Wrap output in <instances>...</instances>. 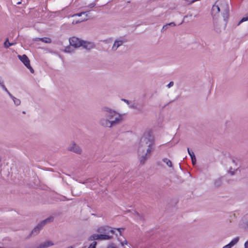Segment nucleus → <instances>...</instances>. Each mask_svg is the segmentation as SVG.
<instances>
[{"label":"nucleus","mask_w":248,"mask_h":248,"mask_svg":"<svg viewBox=\"0 0 248 248\" xmlns=\"http://www.w3.org/2000/svg\"><path fill=\"white\" fill-rule=\"evenodd\" d=\"M54 245L51 241H46L41 243L36 248H47Z\"/></svg>","instance_id":"obj_15"},{"label":"nucleus","mask_w":248,"mask_h":248,"mask_svg":"<svg viewBox=\"0 0 248 248\" xmlns=\"http://www.w3.org/2000/svg\"><path fill=\"white\" fill-rule=\"evenodd\" d=\"M81 46L87 50H91L95 47V45L93 42L82 40Z\"/></svg>","instance_id":"obj_13"},{"label":"nucleus","mask_w":248,"mask_h":248,"mask_svg":"<svg viewBox=\"0 0 248 248\" xmlns=\"http://www.w3.org/2000/svg\"><path fill=\"white\" fill-rule=\"evenodd\" d=\"M229 5L226 0H218L212 8V15L214 18L220 13L224 20H226L229 16Z\"/></svg>","instance_id":"obj_3"},{"label":"nucleus","mask_w":248,"mask_h":248,"mask_svg":"<svg viewBox=\"0 0 248 248\" xmlns=\"http://www.w3.org/2000/svg\"><path fill=\"white\" fill-rule=\"evenodd\" d=\"M41 39H42V38H35L33 39V40L34 41H41Z\"/></svg>","instance_id":"obj_36"},{"label":"nucleus","mask_w":248,"mask_h":248,"mask_svg":"<svg viewBox=\"0 0 248 248\" xmlns=\"http://www.w3.org/2000/svg\"><path fill=\"white\" fill-rule=\"evenodd\" d=\"M97 243L95 241L90 244L88 248H95Z\"/></svg>","instance_id":"obj_26"},{"label":"nucleus","mask_w":248,"mask_h":248,"mask_svg":"<svg viewBox=\"0 0 248 248\" xmlns=\"http://www.w3.org/2000/svg\"><path fill=\"white\" fill-rule=\"evenodd\" d=\"M21 3V2H17V4H20Z\"/></svg>","instance_id":"obj_41"},{"label":"nucleus","mask_w":248,"mask_h":248,"mask_svg":"<svg viewBox=\"0 0 248 248\" xmlns=\"http://www.w3.org/2000/svg\"><path fill=\"white\" fill-rule=\"evenodd\" d=\"M232 162L234 164H235V161L234 160H232Z\"/></svg>","instance_id":"obj_40"},{"label":"nucleus","mask_w":248,"mask_h":248,"mask_svg":"<svg viewBox=\"0 0 248 248\" xmlns=\"http://www.w3.org/2000/svg\"><path fill=\"white\" fill-rule=\"evenodd\" d=\"M72 51H73V49H72L71 48L70 46H66L64 50V52H67V53H70V52H72Z\"/></svg>","instance_id":"obj_23"},{"label":"nucleus","mask_w":248,"mask_h":248,"mask_svg":"<svg viewBox=\"0 0 248 248\" xmlns=\"http://www.w3.org/2000/svg\"><path fill=\"white\" fill-rule=\"evenodd\" d=\"M102 117L99 124L104 127L111 128L120 124L122 121V116L112 108L104 107L101 109Z\"/></svg>","instance_id":"obj_2"},{"label":"nucleus","mask_w":248,"mask_h":248,"mask_svg":"<svg viewBox=\"0 0 248 248\" xmlns=\"http://www.w3.org/2000/svg\"><path fill=\"white\" fill-rule=\"evenodd\" d=\"M117 230L119 232L120 234H121L122 231L124 230L123 228H118L117 229Z\"/></svg>","instance_id":"obj_37"},{"label":"nucleus","mask_w":248,"mask_h":248,"mask_svg":"<svg viewBox=\"0 0 248 248\" xmlns=\"http://www.w3.org/2000/svg\"><path fill=\"white\" fill-rule=\"evenodd\" d=\"M95 6V4L94 3H92L91 4H90V5L89 6L91 8H93V7L94 6Z\"/></svg>","instance_id":"obj_38"},{"label":"nucleus","mask_w":248,"mask_h":248,"mask_svg":"<svg viewBox=\"0 0 248 248\" xmlns=\"http://www.w3.org/2000/svg\"><path fill=\"white\" fill-rule=\"evenodd\" d=\"M248 17H243L241 20L239 22V23H238V26H239L241 23H242V22H244V21H248Z\"/></svg>","instance_id":"obj_24"},{"label":"nucleus","mask_w":248,"mask_h":248,"mask_svg":"<svg viewBox=\"0 0 248 248\" xmlns=\"http://www.w3.org/2000/svg\"><path fill=\"white\" fill-rule=\"evenodd\" d=\"M68 248H73L72 247H69Z\"/></svg>","instance_id":"obj_42"},{"label":"nucleus","mask_w":248,"mask_h":248,"mask_svg":"<svg viewBox=\"0 0 248 248\" xmlns=\"http://www.w3.org/2000/svg\"><path fill=\"white\" fill-rule=\"evenodd\" d=\"M37 226H38L39 227V228H40L41 229H42L43 228V227L45 226V225H44L41 221L38 224Z\"/></svg>","instance_id":"obj_29"},{"label":"nucleus","mask_w":248,"mask_h":248,"mask_svg":"<svg viewBox=\"0 0 248 248\" xmlns=\"http://www.w3.org/2000/svg\"><path fill=\"white\" fill-rule=\"evenodd\" d=\"M174 83H173V82L172 81H170L168 85H167V87L170 88V87H171L173 85Z\"/></svg>","instance_id":"obj_28"},{"label":"nucleus","mask_w":248,"mask_h":248,"mask_svg":"<svg viewBox=\"0 0 248 248\" xmlns=\"http://www.w3.org/2000/svg\"><path fill=\"white\" fill-rule=\"evenodd\" d=\"M155 149V140L151 131H145L141 137L138 148L140 163L144 165Z\"/></svg>","instance_id":"obj_1"},{"label":"nucleus","mask_w":248,"mask_h":248,"mask_svg":"<svg viewBox=\"0 0 248 248\" xmlns=\"http://www.w3.org/2000/svg\"><path fill=\"white\" fill-rule=\"evenodd\" d=\"M238 226L240 229L244 232H248V212L240 219Z\"/></svg>","instance_id":"obj_4"},{"label":"nucleus","mask_w":248,"mask_h":248,"mask_svg":"<svg viewBox=\"0 0 248 248\" xmlns=\"http://www.w3.org/2000/svg\"><path fill=\"white\" fill-rule=\"evenodd\" d=\"M130 107L131 108H135V106L134 105H131V106H130Z\"/></svg>","instance_id":"obj_39"},{"label":"nucleus","mask_w":248,"mask_h":248,"mask_svg":"<svg viewBox=\"0 0 248 248\" xmlns=\"http://www.w3.org/2000/svg\"><path fill=\"white\" fill-rule=\"evenodd\" d=\"M107 248H116V247L114 246V244H111L108 246Z\"/></svg>","instance_id":"obj_33"},{"label":"nucleus","mask_w":248,"mask_h":248,"mask_svg":"<svg viewBox=\"0 0 248 248\" xmlns=\"http://www.w3.org/2000/svg\"><path fill=\"white\" fill-rule=\"evenodd\" d=\"M244 246V248H248V239L245 242Z\"/></svg>","instance_id":"obj_32"},{"label":"nucleus","mask_w":248,"mask_h":248,"mask_svg":"<svg viewBox=\"0 0 248 248\" xmlns=\"http://www.w3.org/2000/svg\"><path fill=\"white\" fill-rule=\"evenodd\" d=\"M89 12H83L77 13L73 16V17L76 16L81 17L80 19L75 21L76 23H78L87 20L89 17Z\"/></svg>","instance_id":"obj_11"},{"label":"nucleus","mask_w":248,"mask_h":248,"mask_svg":"<svg viewBox=\"0 0 248 248\" xmlns=\"http://www.w3.org/2000/svg\"><path fill=\"white\" fill-rule=\"evenodd\" d=\"M167 25H168V27L169 26H175V24L174 22H170L169 24H167Z\"/></svg>","instance_id":"obj_34"},{"label":"nucleus","mask_w":248,"mask_h":248,"mask_svg":"<svg viewBox=\"0 0 248 248\" xmlns=\"http://www.w3.org/2000/svg\"><path fill=\"white\" fill-rule=\"evenodd\" d=\"M96 231L98 233L102 234H108L109 232H111L112 234H115L114 230L108 226L100 227Z\"/></svg>","instance_id":"obj_8"},{"label":"nucleus","mask_w":248,"mask_h":248,"mask_svg":"<svg viewBox=\"0 0 248 248\" xmlns=\"http://www.w3.org/2000/svg\"><path fill=\"white\" fill-rule=\"evenodd\" d=\"M67 150L78 155H81L82 153L81 148L74 141H72L69 144Z\"/></svg>","instance_id":"obj_5"},{"label":"nucleus","mask_w":248,"mask_h":248,"mask_svg":"<svg viewBox=\"0 0 248 248\" xmlns=\"http://www.w3.org/2000/svg\"><path fill=\"white\" fill-rule=\"evenodd\" d=\"M41 228L38 226H36L31 231V233L33 235H37L38 234L41 230Z\"/></svg>","instance_id":"obj_20"},{"label":"nucleus","mask_w":248,"mask_h":248,"mask_svg":"<svg viewBox=\"0 0 248 248\" xmlns=\"http://www.w3.org/2000/svg\"><path fill=\"white\" fill-rule=\"evenodd\" d=\"M231 173H232V175H233V172H231Z\"/></svg>","instance_id":"obj_43"},{"label":"nucleus","mask_w":248,"mask_h":248,"mask_svg":"<svg viewBox=\"0 0 248 248\" xmlns=\"http://www.w3.org/2000/svg\"><path fill=\"white\" fill-rule=\"evenodd\" d=\"M193 165H195L196 162V156H193L191 158Z\"/></svg>","instance_id":"obj_27"},{"label":"nucleus","mask_w":248,"mask_h":248,"mask_svg":"<svg viewBox=\"0 0 248 248\" xmlns=\"http://www.w3.org/2000/svg\"><path fill=\"white\" fill-rule=\"evenodd\" d=\"M213 26L214 30L217 32H220L221 31L220 25L217 20L214 18Z\"/></svg>","instance_id":"obj_16"},{"label":"nucleus","mask_w":248,"mask_h":248,"mask_svg":"<svg viewBox=\"0 0 248 248\" xmlns=\"http://www.w3.org/2000/svg\"><path fill=\"white\" fill-rule=\"evenodd\" d=\"M0 87H1V88L4 91H5L7 94L9 95V96L12 98V99L13 100L14 104L15 105H16V106H19L20 105V103H21V101L20 99L15 97V96H14L8 90H7V89L6 88V86L4 85H3L2 83H0Z\"/></svg>","instance_id":"obj_10"},{"label":"nucleus","mask_w":248,"mask_h":248,"mask_svg":"<svg viewBox=\"0 0 248 248\" xmlns=\"http://www.w3.org/2000/svg\"><path fill=\"white\" fill-rule=\"evenodd\" d=\"M223 183L222 177H219L214 180L213 184L215 187H218L220 186Z\"/></svg>","instance_id":"obj_17"},{"label":"nucleus","mask_w":248,"mask_h":248,"mask_svg":"<svg viewBox=\"0 0 248 248\" xmlns=\"http://www.w3.org/2000/svg\"><path fill=\"white\" fill-rule=\"evenodd\" d=\"M19 59L24 63L26 67L29 69L31 73H34V70L30 65V61L28 57L24 54L23 55H18Z\"/></svg>","instance_id":"obj_7"},{"label":"nucleus","mask_w":248,"mask_h":248,"mask_svg":"<svg viewBox=\"0 0 248 248\" xmlns=\"http://www.w3.org/2000/svg\"><path fill=\"white\" fill-rule=\"evenodd\" d=\"M41 41L45 43L49 44L51 43V39L48 37H43L41 39Z\"/></svg>","instance_id":"obj_21"},{"label":"nucleus","mask_w":248,"mask_h":248,"mask_svg":"<svg viewBox=\"0 0 248 248\" xmlns=\"http://www.w3.org/2000/svg\"><path fill=\"white\" fill-rule=\"evenodd\" d=\"M69 41L70 46L74 47L75 48L81 46L82 40L76 37H72L69 38Z\"/></svg>","instance_id":"obj_9"},{"label":"nucleus","mask_w":248,"mask_h":248,"mask_svg":"<svg viewBox=\"0 0 248 248\" xmlns=\"http://www.w3.org/2000/svg\"><path fill=\"white\" fill-rule=\"evenodd\" d=\"M112 238V236L106 234H93L90 238V240H108Z\"/></svg>","instance_id":"obj_6"},{"label":"nucleus","mask_w":248,"mask_h":248,"mask_svg":"<svg viewBox=\"0 0 248 248\" xmlns=\"http://www.w3.org/2000/svg\"><path fill=\"white\" fill-rule=\"evenodd\" d=\"M239 240L240 237L236 236L233 238L228 244L224 246L222 248H232L239 242Z\"/></svg>","instance_id":"obj_14"},{"label":"nucleus","mask_w":248,"mask_h":248,"mask_svg":"<svg viewBox=\"0 0 248 248\" xmlns=\"http://www.w3.org/2000/svg\"><path fill=\"white\" fill-rule=\"evenodd\" d=\"M122 100L126 103L128 105H129L130 103V102L128 100L125 99H122Z\"/></svg>","instance_id":"obj_35"},{"label":"nucleus","mask_w":248,"mask_h":248,"mask_svg":"<svg viewBox=\"0 0 248 248\" xmlns=\"http://www.w3.org/2000/svg\"><path fill=\"white\" fill-rule=\"evenodd\" d=\"M187 152L191 158L195 156L193 152L190 151L189 148H187Z\"/></svg>","instance_id":"obj_25"},{"label":"nucleus","mask_w":248,"mask_h":248,"mask_svg":"<svg viewBox=\"0 0 248 248\" xmlns=\"http://www.w3.org/2000/svg\"><path fill=\"white\" fill-rule=\"evenodd\" d=\"M162 161L170 168L172 167V164L171 161L167 158H164Z\"/></svg>","instance_id":"obj_19"},{"label":"nucleus","mask_w":248,"mask_h":248,"mask_svg":"<svg viewBox=\"0 0 248 248\" xmlns=\"http://www.w3.org/2000/svg\"><path fill=\"white\" fill-rule=\"evenodd\" d=\"M121 244L122 246H124V245H126L127 244V242L126 240L124 239L123 241L121 242Z\"/></svg>","instance_id":"obj_31"},{"label":"nucleus","mask_w":248,"mask_h":248,"mask_svg":"<svg viewBox=\"0 0 248 248\" xmlns=\"http://www.w3.org/2000/svg\"><path fill=\"white\" fill-rule=\"evenodd\" d=\"M54 220V217H49L46 218V219L42 221V222L44 225H46L47 223H50L52 222Z\"/></svg>","instance_id":"obj_18"},{"label":"nucleus","mask_w":248,"mask_h":248,"mask_svg":"<svg viewBox=\"0 0 248 248\" xmlns=\"http://www.w3.org/2000/svg\"><path fill=\"white\" fill-rule=\"evenodd\" d=\"M124 42H125V41L121 38L116 39L112 46V50L113 51H116L120 46H122Z\"/></svg>","instance_id":"obj_12"},{"label":"nucleus","mask_w":248,"mask_h":248,"mask_svg":"<svg viewBox=\"0 0 248 248\" xmlns=\"http://www.w3.org/2000/svg\"><path fill=\"white\" fill-rule=\"evenodd\" d=\"M15 43H11L9 42L8 39H7L5 42L4 43V46L6 48L9 47L10 46L14 45Z\"/></svg>","instance_id":"obj_22"},{"label":"nucleus","mask_w":248,"mask_h":248,"mask_svg":"<svg viewBox=\"0 0 248 248\" xmlns=\"http://www.w3.org/2000/svg\"><path fill=\"white\" fill-rule=\"evenodd\" d=\"M168 28V25L166 24L163 26V28L162 29V31H163V30H166Z\"/></svg>","instance_id":"obj_30"}]
</instances>
